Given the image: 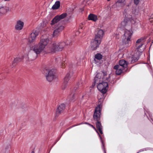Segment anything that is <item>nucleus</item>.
<instances>
[{
	"label": "nucleus",
	"instance_id": "1",
	"mask_svg": "<svg viewBox=\"0 0 153 153\" xmlns=\"http://www.w3.org/2000/svg\"><path fill=\"white\" fill-rule=\"evenodd\" d=\"M49 41L48 39H41L38 44L35 45L33 46H27L25 51L27 52H34L36 55L33 59H35L37 57V55L44 51L47 46Z\"/></svg>",
	"mask_w": 153,
	"mask_h": 153
},
{
	"label": "nucleus",
	"instance_id": "2",
	"mask_svg": "<svg viewBox=\"0 0 153 153\" xmlns=\"http://www.w3.org/2000/svg\"><path fill=\"white\" fill-rule=\"evenodd\" d=\"M71 42L70 41H68L64 42H60L57 43L55 42H52L48 46V50L51 52H55L56 51H61L65 47L66 45H69Z\"/></svg>",
	"mask_w": 153,
	"mask_h": 153
},
{
	"label": "nucleus",
	"instance_id": "3",
	"mask_svg": "<svg viewBox=\"0 0 153 153\" xmlns=\"http://www.w3.org/2000/svg\"><path fill=\"white\" fill-rule=\"evenodd\" d=\"M128 30L126 29L124 31V33L123 36L122 41L123 44L126 47H128L131 45V38L132 34V31L131 30V27L129 26Z\"/></svg>",
	"mask_w": 153,
	"mask_h": 153
},
{
	"label": "nucleus",
	"instance_id": "4",
	"mask_svg": "<svg viewBox=\"0 0 153 153\" xmlns=\"http://www.w3.org/2000/svg\"><path fill=\"white\" fill-rule=\"evenodd\" d=\"M101 107V105L99 104V105L95 108L93 115L94 120L97 121L96 126L98 130L102 128V126L100 122Z\"/></svg>",
	"mask_w": 153,
	"mask_h": 153
},
{
	"label": "nucleus",
	"instance_id": "5",
	"mask_svg": "<svg viewBox=\"0 0 153 153\" xmlns=\"http://www.w3.org/2000/svg\"><path fill=\"white\" fill-rule=\"evenodd\" d=\"M103 75H104V77L102 79H101L102 74L101 73H98L97 74L94 79V83L93 85L94 86L96 84H98L99 83H101L102 82L101 79H105V80L108 81L109 79L110 76L109 75H108V76L107 77H105V76L106 75V74L105 73L103 72Z\"/></svg>",
	"mask_w": 153,
	"mask_h": 153
},
{
	"label": "nucleus",
	"instance_id": "6",
	"mask_svg": "<svg viewBox=\"0 0 153 153\" xmlns=\"http://www.w3.org/2000/svg\"><path fill=\"white\" fill-rule=\"evenodd\" d=\"M45 70L47 71L46 73V78L48 81L51 82L56 78V76L55 75L56 72L55 70L53 69L50 70L45 69Z\"/></svg>",
	"mask_w": 153,
	"mask_h": 153
},
{
	"label": "nucleus",
	"instance_id": "7",
	"mask_svg": "<svg viewBox=\"0 0 153 153\" xmlns=\"http://www.w3.org/2000/svg\"><path fill=\"white\" fill-rule=\"evenodd\" d=\"M108 86V85L107 82H102L98 84L97 85V88L100 92L105 94L107 91Z\"/></svg>",
	"mask_w": 153,
	"mask_h": 153
},
{
	"label": "nucleus",
	"instance_id": "8",
	"mask_svg": "<svg viewBox=\"0 0 153 153\" xmlns=\"http://www.w3.org/2000/svg\"><path fill=\"white\" fill-rule=\"evenodd\" d=\"M72 74V71L70 69L69 72L66 74L64 78L63 82L62 85V89H65L68 86V81Z\"/></svg>",
	"mask_w": 153,
	"mask_h": 153
},
{
	"label": "nucleus",
	"instance_id": "9",
	"mask_svg": "<svg viewBox=\"0 0 153 153\" xmlns=\"http://www.w3.org/2000/svg\"><path fill=\"white\" fill-rule=\"evenodd\" d=\"M66 13H63L60 15H58L54 17L51 21V24L53 25L57 23L60 20L65 18L67 16Z\"/></svg>",
	"mask_w": 153,
	"mask_h": 153
},
{
	"label": "nucleus",
	"instance_id": "10",
	"mask_svg": "<svg viewBox=\"0 0 153 153\" xmlns=\"http://www.w3.org/2000/svg\"><path fill=\"white\" fill-rule=\"evenodd\" d=\"M65 26L64 25H59L54 29L53 33V36L56 37L58 36L63 30Z\"/></svg>",
	"mask_w": 153,
	"mask_h": 153
},
{
	"label": "nucleus",
	"instance_id": "11",
	"mask_svg": "<svg viewBox=\"0 0 153 153\" xmlns=\"http://www.w3.org/2000/svg\"><path fill=\"white\" fill-rule=\"evenodd\" d=\"M145 39V38H141L138 39L136 42V47L137 48L136 49L139 52H142L143 51V49L141 50L140 48L144 44L143 42Z\"/></svg>",
	"mask_w": 153,
	"mask_h": 153
},
{
	"label": "nucleus",
	"instance_id": "12",
	"mask_svg": "<svg viewBox=\"0 0 153 153\" xmlns=\"http://www.w3.org/2000/svg\"><path fill=\"white\" fill-rule=\"evenodd\" d=\"M101 41L95 38L92 40L91 42V49L92 50H96L99 47Z\"/></svg>",
	"mask_w": 153,
	"mask_h": 153
},
{
	"label": "nucleus",
	"instance_id": "13",
	"mask_svg": "<svg viewBox=\"0 0 153 153\" xmlns=\"http://www.w3.org/2000/svg\"><path fill=\"white\" fill-rule=\"evenodd\" d=\"M39 33V31L38 30H33L28 37V42L30 43L34 42L36 37L38 35Z\"/></svg>",
	"mask_w": 153,
	"mask_h": 153
},
{
	"label": "nucleus",
	"instance_id": "14",
	"mask_svg": "<svg viewBox=\"0 0 153 153\" xmlns=\"http://www.w3.org/2000/svg\"><path fill=\"white\" fill-rule=\"evenodd\" d=\"M24 25L23 22L20 20H19L16 22L15 27V29L17 30H21L22 29Z\"/></svg>",
	"mask_w": 153,
	"mask_h": 153
},
{
	"label": "nucleus",
	"instance_id": "15",
	"mask_svg": "<svg viewBox=\"0 0 153 153\" xmlns=\"http://www.w3.org/2000/svg\"><path fill=\"white\" fill-rule=\"evenodd\" d=\"M127 62L125 60L122 59L119 61V65H118V66H119L120 67L122 68L126 71L127 70Z\"/></svg>",
	"mask_w": 153,
	"mask_h": 153
},
{
	"label": "nucleus",
	"instance_id": "16",
	"mask_svg": "<svg viewBox=\"0 0 153 153\" xmlns=\"http://www.w3.org/2000/svg\"><path fill=\"white\" fill-rule=\"evenodd\" d=\"M65 107V105L64 104H61L57 108L56 114L57 116L59 115L64 110Z\"/></svg>",
	"mask_w": 153,
	"mask_h": 153
},
{
	"label": "nucleus",
	"instance_id": "17",
	"mask_svg": "<svg viewBox=\"0 0 153 153\" xmlns=\"http://www.w3.org/2000/svg\"><path fill=\"white\" fill-rule=\"evenodd\" d=\"M104 32L102 30H98L97 33L95 34V38L96 39H98L102 41L103 36Z\"/></svg>",
	"mask_w": 153,
	"mask_h": 153
},
{
	"label": "nucleus",
	"instance_id": "18",
	"mask_svg": "<svg viewBox=\"0 0 153 153\" xmlns=\"http://www.w3.org/2000/svg\"><path fill=\"white\" fill-rule=\"evenodd\" d=\"M114 69L116 70V74L119 75L122 72H124L126 71L125 69L120 67L118 65H115L114 67Z\"/></svg>",
	"mask_w": 153,
	"mask_h": 153
},
{
	"label": "nucleus",
	"instance_id": "19",
	"mask_svg": "<svg viewBox=\"0 0 153 153\" xmlns=\"http://www.w3.org/2000/svg\"><path fill=\"white\" fill-rule=\"evenodd\" d=\"M129 22L128 19L127 18H125L123 21L121 22V25L122 27H125V29H128L129 27V26H130V25H128Z\"/></svg>",
	"mask_w": 153,
	"mask_h": 153
},
{
	"label": "nucleus",
	"instance_id": "20",
	"mask_svg": "<svg viewBox=\"0 0 153 153\" xmlns=\"http://www.w3.org/2000/svg\"><path fill=\"white\" fill-rule=\"evenodd\" d=\"M88 19L89 20L96 22L97 19V16L93 14H90L88 16Z\"/></svg>",
	"mask_w": 153,
	"mask_h": 153
},
{
	"label": "nucleus",
	"instance_id": "21",
	"mask_svg": "<svg viewBox=\"0 0 153 153\" xmlns=\"http://www.w3.org/2000/svg\"><path fill=\"white\" fill-rule=\"evenodd\" d=\"M8 9V7H7L0 6V14L1 15L7 12Z\"/></svg>",
	"mask_w": 153,
	"mask_h": 153
},
{
	"label": "nucleus",
	"instance_id": "22",
	"mask_svg": "<svg viewBox=\"0 0 153 153\" xmlns=\"http://www.w3.org/2000/svg\"><path fill=\"white\" fill-rule=\"evenodd\" d=\"M131 12V9L129 8V5H128L127 6L125 10L124 14L125 15V17H127L128 14Z\"/></svg>",
	"mask_w": 153,
	"mask_h": 153
},
{
	"label": "nucleus",
	"instance_id": "23",
	"mask_svg": "<svg viewBox=\"0 0 153 153\" xmlns=\"http://www.w3.org/2000/svg\"><path fill=\"white\" fill-rule=\"evenodd\" d=\"M89 126H91V127H92V128H93L97 132V133L98 134V135L99 137L100 138V140H101V143H102V148L103 149H104V145L103 144V143L102 140V137H101L99 133L97 131V130H96V129L95 128V127H94V126L93 125L91 124H89Z\"/></svg>",
	"mask_w": 153,
	"mask_h": 153
},
{
	"label": "nucleus",
	"instance_id": "24",
	"mask_svg": "<svg viewBox=\"0 0 153 153\" xmlns=\"http://www.w3.org/2000/svg\"><path fill=\"white\" fill-rule=\"evenodd\" d=\"M60 6V2L59 1H56L55 4L52 7V9L53 10L58 9Z\"/></svg>",
	"mask_w": 153,
	"mask_h": 153
},
{
	"label": "nucleus",
	"instance_id": "25",
	"mask_svg": "<svg viewBox=\"0 0 153 153\" xmlns=\"http://www.w3.org/2000/svg\"><path fill=\"white\" fill-rule=\"evenodd\" d=\"M116 5L121 7H123L125 4V1L122 0H119L116 3Z\"/></svg>",
	"mask_w": 153,
	"mask_h": 153
},
{
	"label": "nucleus",
	"instance_id": "26",
	"mask_svg": "<svg viewBox=\"0 0 153 153\" xmlns=\"http://www.w3.org/2000/svg\"><path fill=\"white\" fill-rule=\"evenodd\" d=\"M22 58L17 57L15 58L13 61V64L17 63L21 61L22 59Z\"/></svg>",
	"mask_w": 153,
	"mask_h": 153
},
{
	"label": "nucleus",
	"instance_id": "27",
	"mask_svg": "<svg viewBox=\"0 0 153 153\" xmlns=\"http://www.w3.org/2000/svg\"><path fill=\"white\" fill-rule=\"evenodd\" d=\"M95 59L98 60H100L102 58V56L100 53H97L95 55Z\"/></svg>",
	"mask_w": 153,
	"mask_h": 153
},
{
	"label": "nucleus",
	"instance_id": "28",
	"mask_svg": "<svg viewBox=\"0 0 153 153\" xmlns=\"http://www.w3.org/2000/svg\"><path fill=\"white\" fill-rule=\"evenodd\" d=\"M139 59V57H135V56H133L132 57V60H131V63H133L136 61H137Z\"/></svg>",
	"mask_w": 153,
	"mask_h": 153
},
{
	"label": "nucleus",
	"instance_id": "29",
	"mask_svg": "<svg viewBox=\"0 0 153 153\" xmlns=\"http://www.w3.org/2000/svg\"><path fill=\"white\" fill-rule=\"evenodd\" d=\"M69 97L70 98V100L71 101H74L75 99V94L72 93L69 96Z\"/></svg>",
	"mask_w": 153,
	"mask_h": 153
},
{
	"label": "nucleus",
	"instance_id": "30",
	"mask_svg": "<svg viewBox=\"0 0 153 153\" xmlns=\"http://www.w3.org/2000/svg\"><path fill=\"white\" fill-rule=\"evenodd\" d=\"M139 12V10L138 8H137L135 10H134L132 11L133 14H134L135 15H138Z\"/></svg>",
	"mask_w": 153,
	"mask_h": 153
},
{
	"label": "nucleus",
	"instance_id": "31",
	"mask_svg": "<svg viewBox=\"0 0 153 153\" xmlns=\"http://www.w3.org/2000/svg\"><path fill=\"white\" fill-rule=\"evenodd\" d=\"M65 61H66V60L65 59L64 61H63V62H64V63L63 62H62V63H61V67H62V68H63L64 67V66H65Z\"/></svg>",
	"mask_w": 153,
	"mask_h": 153
},
{
	"label": "nucleus",
	"instance_id": "32",
	"mask_svg": "<svg viewBox=\"0 0 153 153\" xmlns=\"http://www.w3.org/2000/svg\"><path fill=\"white\" fill-rule=\"evenodd\" d=\"M137 20H134V19H131V23L133 24H135L136 23V22H137Z\"/></svg>",
	"mask_w": 153,
	"mask_h": 153
},
{
	"label": "nucleus",
	"instance_id": "33",
	"mask_svg": "<svg viewBox=\"0 0 153 153\" xmlns=\"http://www.w3.org/2000/svg\"><path fill=\"white\" fill-rule=\"evenodd\" d=\"M134 0V3L135 4L137 5L139 4V2L140 0Z\"/></svg>",
	"mask_w": 153,
	"mask_h": 153
},
{
	"label": "nucleus",
	"instance_id": "34",
	"mask_svg": "<svg viewBox=\"0 0 153 153\" xmlns=\"http://www.w3.org/2000/svg\"><path fill=\"white\" fill-rule=\"evenodd\" d=\"M56 61L58 62H60L61 60V59L60 57H58L57 58H56Z\"/></svg>",
	"mask_w": 153,
	"mask_h": 153
},
{
	"label": "nucleus",
	"instance_id": "35",
	"mask_svg": "<svg viewBox=\"0 0 153 153\" xmlns=\"http://www.w3.org/2000/svg\"><path fill=\"white\" fill-rule=\"evenodd\" d=\"M150 20V22H153V15L151 16Z\"/></svg>",
	"mask_w": 153,
	"mask_h": 153
},
{
	"label": "nucleus",
	"instance_id": "36",
	"mask_svg": "<svg viewBox=\"0 0 153 153\" xmlns=\"http://www.w3.org/2000/svg\"><path fill=\"white\" fill-rule=\"evenodd\" d=\"M102 128H101V129H100L98 130L100 132V133L101 134H103V132H102Z\"/></svg>",
	"mask_w": 153,
	"mask_h": 153
},
{
	"label": "nucleus",
	"instance_id": "37",
	"mask_svg": "<svg viewBox=\"0 0 153 153\" xmlns=\"http://www.w3.org/2000/svg\"><path fill=\"white\" fill-rule=\"evenodd\" d=\"M88 124V125H89V124L90 123H87V122H85V123H81L80 124H79V125H81V124Z\"/></svg>",
	"mask_w": 153,
	"mask_h": 153
},
{
	"label": "nucleus",
	"instance_id": "38",
	"mask_svg": "<svg viewBox=\"0 0 153 153\" xmlns=\"http://www.w3.org/2000/svg\"><path fill=\"white\" fill-rule=\"evenodd\" d=\"M142 150L140 151H144V150H145V151H146L147 150H148V148H145V149H141Z\"/></svg>",
	"mask_w": 153,
	"mask_h": 153
},
{
	"label": "nucleus",
	"instance_id": "39",
	"mask_svg": "<svg viewBox=\"0 0 153 153\" xmlns=\"http://www.w3.org/2000/svg\"><path fill=\"white\" fill-rule=\"evenodd\" d=\"M72 67V65H69L70 68H71Z\"/></svg>",
	"mask_w": 153,
	"mask_h": 153
},
{
	"label": "nucleus",
	"instance_id": "40",
	"mask_svg": "<svg viewBox=\"0 0 153 153\" xmlns=\"http://www.w3.org/2000/svg\"><path fill=\"white\" fill-rule=\"evenodd\" d=\"M76 126L75 125H74V126H72V127H71L70 128H72V127H74V126Z\"/></svg>",
	"mask_w": 153,
	"mask_h": 153
},
{
	"label": "nucleus",
	"instance_id": "41",
	"mask_svg": "<svg viewBox=\"0 0 153 153\" xmlns=\"http://www.w3.org/2000/svg\"><path fill=\"white\" fill-rule=\"evenodd\" d=\"M104 153H106V152L105 149H104Z\"/></svg>",
	"mask_w": 153,
	"mask_h": 153
},
{
	"label": "nucleus",
	"instance_id": "42",
	"mask_svg": "<svg viewBox=\"0 0 153 153\" xmlns=\"http://www.w3.org/2000/svg\"><path fill=\"white\" fill-rule=\"evenodd\" d=\"M31 153H34V151H33Z\"/></svg>",
	"mask_w": 153,
	"mask_h": 153
},
{
	"label": "nucleus",
	"instance_id": "43",
	"mask_svg": "<svg viewBox=\"0 0 153 153\" xmlns=\"http://www.w3.org/2000/svg\"><path fill=\"white\" fill-rule=\"evenodd\" d=\"M84 95H83V96H82V98H83L84 97Z\"/></svg>",
	"mask_w": 153,
	"mask_h": 153
},
{
	"label": "nucleus",
	"instance_id": "44",
	"mask_svg": "<svg viewBox=\"0 0 153 153\" xmlns=\"http://www.w3.org/2000/svg\"><path fill=\"white\" fill-rule=\"evenodd\" d=\"M108 1H109L110 0H107Z\"/></svg>",
	"mask_w": 153,
	"mask_h": 153
},
{
	"label": "nucleus",
	"instance_id": "45",
	"mask_svg": "<svg viewBox=\"0 0 153 153\" xmlns=\"http://www.w3.org/2000/svg\"><path fill=\"white\" fill-rule=\"evenodd\" d=\"M75 65H74L73 66H75Z\"/></svg>",
	"mask_w": 153,
	"mask_h": 153
},
{
	"label": "nucleus",
	"instance_id": "46",
	"mask_svg": "<svg viewBox=\"0 0 153 153\" xmlns=\"http://www.w3.org/2000/svg\"><path fill=\"white\" fill-rule=\"evenodd\" d=\"M94 60L95 61V59H94Z\"/></svg>",
	"mask_w": 153,
	"mask_h": 153
},
{
	"label": "nucleus",
	"instance_id": "47",
	"mask_svg": "<svg viewBox=\"0 0 153 153\" xmlns=\"http://www.w3.org/2000/svg\"><path fill=\"white\" fill-rule=\"evenodd\" d=\"M139 153V152H137V153Z\"/></svg>",
	"mask_w": 153,
	"mask_h": 153
},
{
	"label": "nucleus",
	"instance_id": "48",
	"mask_svg": "<svg viewBox=\"0 0 153 153\" xmlns=\"http://www.w3.org/2000/svg\"><path fill=\"white\" fill-rule=\"evenodd\" d=\"M1 15V14H0V16Z\"/></svg>",
	"mask_w": 153,
	"mask_h": 153
}]
</instances>
